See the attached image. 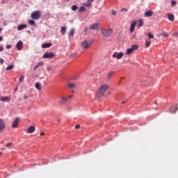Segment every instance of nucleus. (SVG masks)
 Wrapping results in <instances>:
<instances>
[{
    "label": "nucleus",
    "instance_id": "nucleus-1",
    "mask_svg": "<svg viewBox=\"0 0 178 178\" xmlns=\"http://www.w3.org/2000/svg\"><path fill=\"white\" fill-rule=\"evenodd\" d=\"M109 88V85L108 84H104L102 85L99 90L96 92V97L97 98H101V97H104L105 95V92L108 91V89Z\"/></svg>",
    "mask_w": 178,
    "mask_h": 178
},
{
    "label": "nucleus",
    "instance_id": "nucleus-2",
    "mask_svg": "<svg viewBox=\"0 0 178 178\" xmlns=\"http://www.w3.org/2000/svg\"><path fill=\"white\" fill-rule=\"evenodd\" d=\"M92 44V43L91 42V40H83L81 42V48H82V49H83V51H87V49H90V48L91 47Z\"/></svg>",
    "mask_w": 178,
    "mask_h": 178
},
{
    "label": "nucleus",
    "instance_id": "nucleus-3",
    "mask_svg": "<svg viewBox=\"0 0 178 178\" xmlns=\"http://www.w3.org/2000/svg\"><path fill=\"white\" fill-rule=\"evenodd\" d=\"M31 17L33 20H38V19H40L41 17V11L36 10V11L32 13L31 15Z\"/></svg>",
    "mask_w": 178,
    "mask_h": 178
},
{
    "label": "nucleus",
    "instance_id": "nucleus-4",
    "mask_svg": "<svg viewBox=\"0 0 178 178\" xmlns=\"http://www.w3.org/2000/svg\"><path fill=\"white\" fill-rule=\"evenodd\" d=\"M112 29H110L108 30H103L102 31V33L103 34L104 37H111L113 33Z\"/></svg>",
    "mask_w": 178,
    "mask_h": 178
},
{
    "label": "nucleus",
    "instance_id": "nucleus-5",
    "mask_svg": "<svg viewBox=\"0 0 178 178\" xmlns=\"http://www.w3.org/2000/svg\"><path fill=\"white\" fill-rule=\"evenodd\" d=\"M54 56H55V54L54 53L47 51L43 55V58L44 59H52V58H54Z\"/></svg>",
    "mask_w": 178,
    "mask_h": 178
},
{
    "label": "nucleus",
    "instance_id": "nucleus-6",
    "mask_svg": "<svg viewBox=\"0 0 178 178\" xmlns=\"http://www.w3.org/2000/svg\"><path fill=\"white\" fill-rule=\"evenodd\" d=\"M113 58H116V59H122V58H123V52H115L113 54Z\"/></svg>",
    "mask_w": 178,
    "mask_h": 178
},
{
    "label": "nucleus",
    "instance_id": "nucleus-7",
    "mask_svg": "<svg viewBox=\"0 0 178 178\" xmlns=\"http://www.w3.org/2000/svg\"><path fill=\"white\" fill-rule=\"evenodd\" d=\"M90 30H98L99 29V23H95L89 26Z\"/></svg>",
    "mask_w": 178,
    "mask_h": 178
},
{
    "label": "nucleus",
    "instance_id": "nucleus-8",
    "mask_svg": "<svg viewBox=\"0 0 178 178\" xmlns=\"http://www.w3.org/2000/svg\"><path fill=\"white\" fill-rule=\"evenodd\" d=\"M16 48L18 49V51H22V49H23V41L19 40L17 42Z\"/></svg>",
    "mask_w": 178,
    "mask_h": 178
},
{
    "label": "nucleus",
    "instance_id": "nucleus-9",
    "mask_svg": "<svg viewBox=\"0 0 178 178\" xmlns=\"http://www.w3.org/2000/svg\"><path fill=\"white\" fill-rule=\"evenodd\" d=\"M17 126H19V118H16L12 124L13 129H16Z\"/></svg>",
    "mask_w": 178,
    "mask_h": 178
},
{
    "label": "nucleus",
    "instance_id": "nucleus-10",
    "mask_svg": "<svg viewBox=\"0 0 178 178\" xmlns=\"http://www.w3.org/2000/svg\"><path fill=\"white\" fill-rule=\"evenodd\" d=\"M0 101H1V102H9V101H10V96L1 97Z\"/></svg>",
    "mask_w": 178,
    "mask_h": 178
},
{
    "label": "nucleus",
    "instance_id": "nucleus-11",
    "mask_svg": "<svg viewBox=\"0 0 178 178\" xmlns=\"http://www.w3.org/2000/svg\"><path fill=\"white\" fill-rule=\"evenodd\" d=\"M35 131V126H31L29 127L27 133L29 134H31V133H34Z\"/></svg>",
    "mask_w": 178,
    "mask_h": 178
},
{
    "label": "nucleus",
    "instance_id": "nucleus-12",
    "mask_svg": "<svg viewBox=\"0 0 178 178\" xmlns=\"http://www.w3.org/2000/svg\"><path fill=\"white\" fill-rule=\"evenodd\" d=\"M136 22L134 21L133 23L130 25V31L131 33H133L134 31V29L136 28Z\"/></svg>",
    "mask_w": 178,
    "mask_h": 178
},
{
    "label": "nucleus",
    "instance_id": "nucleus-13",
    "mask_svg": "<svg viewBox=\"0 0 178 178\" xmlns=\"http://www.w3.org/2000/svg\"><path fill=\"white\" fill-rule=\"evenodd\" d=\"M92 2H94V0H88V2L84 3V6H87L88 8H91L92 6Z\"/></svg>",
    "mask_w": 178,
    "mask_h": 178
},
{
    "label": "nucleus",
    "instance_id": "nucleus-14",
    "mask_svg": "<svg viewBox=\"0 0 178 178\" xmlns=\"http://www.w3.org/2000/svg\"><path fill=\"white\" fill-rule=\"evenodd\" d=\"M26 28H27V25L22 24L17 26V30H18V31H20L22 30H24V29H26Z\"/></svg>",
    "mask_w": 178,
    "mask_h": 178
},
{
    "label": "nucleus",
    "instance_id": "nucleus-15",
    "mask_svg": "<svg viewBox=\"0 0 178 178\" xmlns=\"http://www.w3.org/2000/svg\"><path fill=\"white\" fill-rule=\"evenodd\" d=\"M154 15V13L151 10H147L145 13V17H151Z\"/></svg>",
    "mask_w": 178,
    "mask_h": 178
},
{
    "label": "nucleus",
    "instance_id": "nucleus-16",
    "mask_svg": "<svg viewBox=\"0 0 178 178\" xmlns=\"http://www.w3.org/2000/svg\"><path fill=\"white\" fill-rule=\"evenodd\" d=\"M68 100H69V98L63 97V98L59 101V104H60L61 105H63V104H66V102H67Z\"/></svg>",
    "mask_w": 178,
    "mask_h": 178
},
{
    "label": "nucleus",
    "instance_id": "nucleus-17",
    "mask_svg": "<svg viewBox=\"0 0 178 178\" xmlns=\"http://www.w3.org/2000/svg\"><path fill=\"white\" fill-rule=\"evenodd\" d=\"M168 18L170 22H175V15L173 14L168 13L167 14Z\"/></svg>",
    "mask_w": 178,
    "mask_h": 178
},
{
    "label": "nucleus",
    "instance_id": "nucleus-18",
    "mask_svg": "<svg viewBox=\"0 0 178 178\" xmlns=\"http://www.w3.org/2000/svg\"><path fill=\"white\" fill-rule=\"evenodd\" d=\"M5 130V122L3 121L0 122V133L1 131H3Z\"/></svg>",
    "mask_w": 178,
    "mask_h": 178
},
{
    "label": "nucleus",
    "instance_id": "nucleus-19",
    "mask_svg": "<svg viewBox=\"0 0 178 178\" xmlns=\"http://www.w3.org/2000/svg\"><path fill=\"white\" fill-rule=\"evenodd\" d=\"M115 72L111 71L110 72H108V75H107V81H109V80H111V79L112 78V76H113Z\"/></svg>",
    "mask_w": 178,
    "mask_h": 178
},
{
    "label": "nucleus",
    "instance_id": "nucleus-20",
    "mask_svg": "<svg viewBox=\"0 0 178 178\" xmlns=\"http://www.w3.org/2000/svg\"><path fill=\"white\" fill-rule=\"evenodd\" d=\"M35 87L37 90L41 91V83H40V82L36 83Z\"/></svg>",
    "mask_w": 178,
    "mask_h": 178
},
{
    "label": "nucleus",
    "instance_id": "nucleus-21",
    "mask_svg": "<svg viewBox=\"0 0 178 178\" xmlns=\"http://www.w3.org/2000/svg\"><path fill=\"white\" fill-rule=\"evenodd\" d=\"M60 31H61V34L63 35H65L66 34V26L61 27Z\"/></svg>",
    "mask_w": 178,
    "mask_h": 178
},
{
    "label": "nucleus",
    "instance_id": "nucleus-22",
    "mask_svg": "<svg viewBox=\"0 0 178 178\" xmlns=\"http://www.w3.org/2000/svg\"><path fill=\"white\" fill-rule=\"evenodd\" d=\"M51 43H44L42 44V48H50Z\"/></svg>",
    "mask_w": 178,
    "mask_h": 178
},
{
    "label": "nucleus",
    "instance_id": "nucleus-23",
    "mask_svg": "<svg viewBox=\"0 0 178 178\" xmlns=\"http://www.w3.org/2000/svg\"><path fill=\"white\" fill-rule=\"evenodd\" d=\"M131 48L132 49V51H137L138 50V45L134 44L131 47Z\"/></svg>",
    "mask_w": 178,
    "mask_h": 178
},
{
    "label": "nucleus",
    "instance_id": "nucleus-24",
    "mask_svg": "<svg viewBox=\"0 0 178 178\" xmlns=\"http://www.w3.org/2000/svg\"><path fill=\"white\" fill-rule=\"evenodd\" d=\"M72 10H73V12H76V10H77V9H79V6H76V5H73L71 7Z\"/></svg>",
    "mask_w": 178,
    "mask_h": 178
},
{
    "label": "nucleus",
    "instance_id": "nucleus-25",
    "mask_svg": "<svg viewBox=\"0 0 178 178\" xmlns=\"http://www.w3.org/2000/svg\"><path fill=\"white\" fill-rule=\"evenodd\" d=\"M143 24H144V21H143V19H139L138 20V27H143Z\"/></svg>",
    "mask_w": 178,
    "mask_h": 178
},
{
    "label": "nucleus",
    "instance_id": "nucleus-26",
    "mask_svg": "<svg viewBox=\"0 0 178 178\" xmlns=\"http://www.w3.org/2000/svg\"><path fill=\"white\" fill-rule=\"evenodd\" d=\"M14 67H15V65H8V66L6 67V70H12V69H13Z\"/></svg>",
    "mask_w": 178,
    "mask_h": 178
},
{
    "label": "nucleus",
    "instance_id": "nucleus-27",
    "mask_svg": "<svg viewBox=\"0 0 178 178\" xmlns=\"http://www.w3.org/2000/svg\"><path fill=\"white\" fill-rule=\"evenodd\" d=\"M133 51H134V50L131 47L127 50L126 54H127V55H130V54H131V52H133Z\"/></svg>",
    "mask_w": 178,
    "mask_h": 178
},
{
    "label": "nucleus",
    "instance_id": "nucleus-28",
    "mask_svg": "<svg viewBox=\"0 0 178 178\" xmlns=\"http://www.w3.org/2000/svg\"><path fill=\"white\" fill-rule=\"evenodd\" d=\"M29 24L31 26H35V22L33 20H31V19H29Z\"/></svg>",
    "mask_w": 178,
    "mask_h": 178
},
{
    "label": "nucleus",
    "instance_id": "nucleus-29",
    "mask_svg": "<svg viewBox=\"0 0 178 178\" xmlns=\"http://www.w3.org/2000/svg\"><path fill=\"white\" fill-rule=\"evenodd\" d=\"M150 45H151V41L146 40V42H145L146 48H148V47H149Z\"/></svg>",
    "mask_w": 178,
    "mask_h": 178
},
{
    "label": "nucleus",
    "instance_id": "nucleus-30",
    "mask_svg": "<svg viewBox=\"0 0 178 178\" xmlns=\"http://www.w3.org/2000/svg\"><path fill=\"white\" fill-rule=\"evenodd\" d=\"M79 12H86V7L84 6H81L79 8Z\"/></svg>",
    "mask_w": 178,
    "mask_h": 178
},
{
    "label": "nucleus",
    "instance_id": "nucleus-31",
    "mask_svg": "<svg viewBox=\"0 0 178 178\" xmlns=\"http://www.w3.org/2000/svg\"><path fill=\"white\" fill-rule=\"evenodd\" d=\"M70 35H71V36L74 35V29H72L70 31Z\"/></svg>",
    "mask_w": 178,
    "mask_h": 178
},
{
    "label": "nucleus",
    "instance_id": "nucleus-32",
    "mask_svg": "<svg viewBox=\"0 0 178 178\" xmlns=\"http://www.w3.org/2000/svg\"><path fill=\"white\" fill-rule=\"evenodd\" d=\"M147 36H148V38H149V40L154 38V35L151 33H148Z\"/></svg>",
    "mask_w": 178,
    "mask_h": 178
},
{
    "label": "nucleus",
    "instance_id": "nucleus-33",
    "mask_svg": "<svg viewBox=\"0 0 178 178\" xmlns=\"http://www.w3.org/2000/svg\"><path fill=\"white\" fill-rule=\"evenodd\" d=\"M68 87H70V88H74V87H76V84H74V83H68Z\"/></svg>",
    "mask_w": 178,
    "mask_h": 178
},
{
    "label": "nucleus",
    "instance_id": "nucleus-34",
    "mask_svg": "<svg viewBox=\"0 0 178 178\" xmlns=\"http://www.w3.org/2000/svg\"><path fill=\"white\" fill-rule=\"evenodd\" d=\"M23 80H24V75H21V76H19V81L20 83H22Z\"/></svg>",
    "mask_w": 178,
    "mask_h": 178
},
{
    "label": "nucleus",
    "instance_id": "nucleus-35",
    "mask_svg": "<svg viewBox=\"0 0 178 178\" xmlns=\"http://www.w3.org/2000/svg\"><path fill=\"white\" fill-rule=\"evenodd\" d=\"M176 5H177L176 1H171V6L172 8H175V6H176Z\"/></svg>",
    "mask_w": 178,
    "mask_h": 178
},
{
    "label": "nucleus",
    "instance_id": "nucleus-36",
    "mask_svg": "<svg viewBox=\"0 0 178 178\" xmlns=\"http://www.w3.org/2000/svg\"><path fill=\"white\" fill-rule=\"evenodd\" d=\"M111 15H112L113 16H116V15H118V13L116 12V10H111Z\"/></svg>",
    "mask_w": 178,
    "mask_h": 178
},
{
    "label": "nucleus",
    "instance_id": "nucleus-37",
    "mask_svg": "<svg viewBox=\"0 0 178 178\" xmlns=\"http://www.w3.org/2000/svg\"><path fill=\"white\" fill-rule=\"evenodd\" d=\"M160 35H162L163 37H169V35L166 33H161Z\"/></svg>",
    "mask_w": 178,
    "mask_h": 178
},
{
    "label": "nucleus",
    "instance_id": "nucleus-38",
    "mask_svg": "<svg viewBox=\"0 0 178 178\" xmlns=\"http://www.w3.org/2000/svg\"><path fill=\"white\" fill-rule=\"evenodd\" d=\"M6 49H10V48H12V45L10 44H8L7 46H6Z\"/></svg>",
    "mask_w": 178,
    "mask_h": 178
},
{
    "label": "nucleus",
    "instance_id": "nucleus-39",
    "mask_svg": "<svg viewBox=\"0 0 178 178\" xmlns=\"http://www.w3.org/2000/svg\"><path fill=\"white\" fill-rule=\"evenodd\" d=\"M6 147H7L8 148H9V147H12V143H8L6 145Z\"/></svg>",
    "mask_w": 178,
    "mask_h": 178
},
{
    "label": "nucleus",
    "instance_id": "nucleus-40",
    "mask_svg": "<svg viewBox=\"0 0 178 178\" xmlns=\"http://www.w3.org/2000/svg\"><path fill=\"white\" fill-rule=\"evenodd\" d=\"M42 65H44V63L42 62H40L37 64V65L40 67V66H42Z\"/></svg>",
    "mask_w": 178,
    "mask_h": 178
},
{
    "label": "nucleus",
    "instance_id": "nucleus-41",
    "mask_svg": "<svg viewBox=\"0 0 178 178\" xmlns=\"http://www.w3.org/2000/svg\"><path fill=\"white\" fill-rule=\"evenodd\" d=\"M79 79V75H76L72 78V80H77Z\"/></svg>",
    "mask_w": 178,
    "mask_h": 178
},
{
    "label": "nucleus",
    "instance_id": "nucleus-42",
    "mask_svg": "<svg viewBox=\"0 0 178 178\" xmlns=\"http://www.w3.org/2000/svg\"><path fill=\"white\" fill-rule=\"evenodd\" d=\"M5 62V60H3V59L1 58L0 59V63L1 65H3V63Z\"/></svg>",
    "mask_w": 178,
    "mask_h": 178
},
{
    "label": "nucleus",
    "instance_id": "nucleus-43",
    "mask_svg": "<svg viewBox=\"0 0 178 178\" xmlns=\"http://www.w3.org/2000/svg\"><path fill=\"white\" fill-rule=\"evenodd\" d=\"M38 65H36L34 67H33V70H37V69H38Z\"/></svg>",
    "mask_w": 178,
    "mask_h": 178
},
{
    "label": "nucleus",
    "instance_id": "nucleus-44",
    "mask_svg": "<svg viewBox=\"0 0 178 178\" xmlns=\"http://www.w3.org/2000/svg\"><path fill=\"white\" fill-rule=\"evenodd\" d=\"M174 37H178V33H175L172 35Z\"/></svg>",
    "mask_w": 178,
    "mask_h": 178
},
{
    "label": "nucleus",
    "instance_id": "nucleus-45",
    "mask_svg": "<svg viewBox=\"0 0 178 178\" xmlns=\"http://www.w3.org/2000/svg\"><path fill=\"white\" fill-rule=\"evenodd\" d=\"M124 10H125V12H127V10L126 8H122L121 9V12H124Z\"/></svg>",
    "mask_w": 178,
    "mask_h": 178
},
{
    "label": "nucleus",
    "instance_id": "nucleus-46",
    "mask_svg": "<svg viewBox=\"0 0 178 178\" xmlns=\"http://www.w3.org/2000/svg\"><path fill=\"white\" fill-rule=\"evenodd\" d=\"M3 51V47L0 46V52H2Z\"/></svg>",
    "mask_w": 178,
    "mask_h": 178
},
{
    "label": "nucleus",
    "instance_id": "nucleus-47",
    "mask_svg": "<svg viewBox=\"0 0 178 178\" xmlns=\"http://www.w3.org/2000/svg\"><path fill=\"white\" fill-rule=\"evenodd\" d=\"M75 129H80V124H76L75 126Z\"/></svg>",
    "mask_w": 178,
    "mask_h": 178
},
{
    "label": "nucleus",
    "instance_id": "nucleus-48",
    "mask_svg": "<svg viewBox=\"0 0 178 178\" xmlns=\"http://www.w3.org/2000/svg\"><path fill=\"white\" fill-rule=\"evenodd\" d=\"M27 98H29V96H27V95L24 96V99H27Z\"/></svg>",
    "mask_w": 178,
    "mask_h": 178
},
{
    "label": "nucleus",
    "instance_id": "nucleus-49",
    "mask_svg": "<svg viewBox=\"0 0 178 178\" xmlns=\"http://www.w3.org/2000/svg\"><path fill=\"white\" fill-rule=\"evenodd\" d=\"M3 40V37L1 36L0 37V41H2Z\"/></svg>",
    "mask_w": 178,
    "mask_h": 178
},
{
    "label": "nucleus",
    "instance_id": "nucleus-50",
    "mask_svg": "<svg viewBox=\"0 0 178 178\" xmlns=\"http://www.w3.org/2000/svg\"><path fill=\"white\" fill-rule=\"evenodd\" d=\"M70 98H73V95L69 96L68 99H70Z\"/></svg>",
    "mask_w": 178,
    "mask_h": 178
},
{
    "label": "nucleus",
    "instance_id": "nucleus-51",
    "mask_svg": "<svg viewBox=\"0 0 178 178\" xmlns=\"http://www.w3.org/2000/svg\"><path fill=\"white\" fill-rule=\"evenodd\" d=\"M17 90H18V88L17 87L15 88V91H17Z\"/></svg>",
    "mask_w": 178,
    "mask_h": 178
},
{
    "label": "nucleus",
    "instance_id": "nucleus-52",
    "mask_svg": "<svg viewBox=\"0 0 178 178\" xmlns=\"http://www.w3.org/2000/svg\"><path fill=\"white\" fill-rule=\"evenodd\" d=\"M44 132H42L40 134V136H44Z\"/></svg>",
    "mask_w": 178,
    "mask_h": 178
},
{
    "label": "nucleus",
    "instance_id": "nucleus-53",
    "mask_svg": "<svg viewBox=\"0 0 178 178\" xmlns=\"http://www.w3.org/2000/svg\"><path fill=\"white\" fill-rule=\"evenodd\" d=\"M171 113H175V111H170Z\"/></svg>",
    "mask_w": 178,
    "mask_h": 178
},
{
    "label": "nucleus",
    "instance_id": "nucleus-54",
    "mask_svg": "<svg viewBox=\"0 0 178 178\" xmlns=\"http://www.w3.org/2000/svg\"><path fill=\"white\" fill-rule=\"evenodd\" d=\"M122 104H126V102H125V101H124V102H122Z\"/></svg>",
    "mask_w": 178,
    "mask_h": 178
},
{
    "label": "nucleus",
    "instance_id": "nucleus-55",
    "mask_svg": "<svg viewBox=\"0 0 178 178\" xmlns=\"http://www.w3.org/2000/svg\"><path fill=\"white\" fill-rule=\"evenodd\" d=\"M49 70H51V68H48V72H49Z\"/></svg>",
    "mask_w": 178,
    "mask_h": 178
},
{
    "label": "nucleus",
    "instance_id": "nucleus-56",
    "mask_svg": "<svg viewBox=\"0 0 178 178\" xmlns=\"http://www.w3.org/2000/svg\"><path fill=\"white\" fill-rule=\"evenodd\" d=\"M0 31H2V28H0Z\"/></svg>",
    "mask_w": 178,
    "mask_h": 178
},
{
    "label": "nucleus",
    "instance_id": "nucleus-57",
    "mask_svg": "<svg viewBox=\"0 0 178 178\" xmlns=\"http://www.w3.org/2000/svg\"><path fill=\"white\" fill-rule=\"evenodd\" d=\"M1 155H2V152H0V156H1Z\"/></svg>",
    "mask_w": 178,
    "mask_h": 178
},
{
    "label": "nucleus",
    "instance_id": "nucleus-58",
    "mask_svg": "<svg viewBox=\"0 0 178 178\" xmlns=\"http://www.w3.org/2000/svg\"><path fill=\"white\" fill-rule=\"evenodd\" d=\"M3 120H2V119H0V122H2Z\"/></svg>",
    "mask_w": 178,
    "mask_h": 178
},
{
    "label": "nucleus",
    "instance_id": "nucleus-59",
    "mask_svg": "<svg viewBox=\"0 0 178 178\" xmlns=\"http://www.w3.org/2000/svg\"><path fill=\"white\" fill-rule=\"evenodd\" d=\"M15 1H20V0H15Z\"/></svg>",
    "mask_w": 178,
    "mask_h": 178
}]
</instances>
